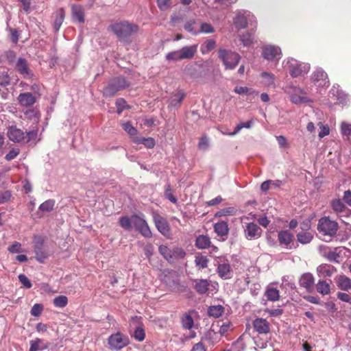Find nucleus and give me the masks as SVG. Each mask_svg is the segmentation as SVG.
I'll list each match as a JSON object with an SVG mask.
<instances>
[{"label":"nucleus","instance_id":"1","mask_svg":"<svg viewBox=\"0 0 351 351\" xmlns=\"http://www.w3.org/2000/svg\"><path fill=\"white\" fill-rule=\"evenodd\" d=\"M110 27L119 40L123 41H128L129 38L139 29L136 24L126 21L117 22L112 24Z\"/></svg>","mask_w":351,"mask_h":351},{"label":"nucleus","instance_id":"2","mask_svg":"<svg viewBox=\"0 0 351 351\" xmlns=\"http://www.w3.org/2000/svg\"><path fill=\"white\" fill-rule=\"evenodd\" d=\"M338 229V223L328 217H322L317 223L319 234L322 237V240L325 241H330L336 235Z\"/></svg>","mask_w":351,"mask_h":351},{"label":"nucleus","instance_id":"3","mask_svg":"<svg viewBox=\"0 0 351 351\" xmlns=\"http://www.w3.org/2000/svg\"><path fill=\"white\" fill-rule=\"evenodd\" d=\"M284 68L289 70L292 77L304 76L310 71V64L301 62L292 58L285 60L282 62Z\"/></svg>","mask_w":351,"mask_h":351},{"label":"nucleus","instance_id":"4","mask_svg":"<svg viewBox=\"0 0 351 351\" xmlns=\"http://www.w3.org/2000/svg\"><path fill=\"white\" fill-rule=\"evenodd\" d=\"M285 92L290 96L291 101L296 105L311 101L306 96V92L299 86L288 85L285 88Z\"/></svg>","mask_w":351,"mask_h":351},{"label":"nucleus","instance_id":"5","mask_svg":"<svg viewBox=\"0 0 351 351\" xmlns=\"http://www.w3.org/2000/svg\"><path fill=\"white\" fill-rule=\"evenodd\" d=\"M129 84L123 77H117L112 79L104 88L103 95L106 97H111L119 90L125 88Z\"/></svg>","mask_w":351,"mask_h":351},{"label":"nucleus","instance_id":"6","mask_svg":"<svg viewBox=\"0 0 351 351\" xmlns=\"http://www.w3.org/2000/svg\"><path fill=\"white\" fill-rule=\"evenodd\" d=\"M219 58L222 60L226 69L230 70L234 69L241 59L237 53L224 49L219 50Z\"/></svg>","mask_w":351,"mask_h":351},{"label":"nucleus","instance_id":"7","mask_svg":"<svg viewBox=\"0 0 351 351\" xmlns=\"http://www.w3.org/2000/svg\"><path fill=\"white\" fill-rule=\"evenodd\" d=\"M108 343L111 350H119L127 346L130 341L126 335L118 332L108 337Z\"/></svg>","mask_w":351,"mask_h":351},{"label":"nucleus","instance_id":"8","mask_svg":"<svg viewBox=\"0 0 351 351\" xmlns=\"http://www.w3.org/2000/svg\"><path fill=\"white\" fill-rule=\"evenodd\" d=\"M132 223L143 237L150 238L152 236L149 226L143 215H132Z\"/></svg>","mask_w":351,"mask_h":351},{"label":"nucleus","instance_id":"9","mask_svg":"<svg viewBox=\"0 0 351 351\" xmlns=\"http://www.w3.org/2000/svg\"><path fill=\"white\" fill-rule=\"evenodd\" d=\"M152 216L154 224L157 230L162 235L165 237L169 236L170 234V228L166 219L156 212L153 213Z\"/></svg>","mask_w":351,"mask_h":351},{"label":"nucleus","instance_id":"10","mask_svg":"<svg viewBox=\"0 0 351 351\" xmlns=\"http://www.w3.org/2000/svg\"><path fill=\"white\" fill-rule=\"evenodd\" d=\"M34 251L36 254V259L40 262L43 263L48 257L47 253L43 250V239L40 236L34 237Z\"/></svg>","mask_w":351,"mask_h":351},{"label":"nucleus","instance_id":"11","mask_svg":"<svg viewBox=\"0 0 351 351\" xmlns=\"http://www.w3.org/2000/svg\"><path fill=\"white\" fill-rule=\"evenodd\" d=\"M281 55V49L277 46L267 45L263 49V56L269 61H278Z\"/></svg>","mask_w":351,"mask_h":351},{"label":"nucleus","instance_id":"12","mask_svg":"<svg viewBox=\"0 0 351 351\" xmlns=\"http://www.w3.org/2000/svg\"><path fill=\"white\" fill-rule=\"evenodd\" d=\"M15 69L26 79H30L33 76L32 70L29 67L27 61L23 58H19L15 63Z\"/></svg>","mask_w":351,"mask_h":351},{"label":"nucleus","instance_id":"13","mask_svg":"<svg viewBox=\"0 0 351 351\" xmlns=\"http://www.w3.org/2000/svg\"><path fill=\"white\" fill-rule=\"evenodd\" d=\"M7 135L9 139L14 143L25 142L26 138L25 132L15 125L8 128Z\"/></svg>","mask_w":351,"mask_h":351},{"label":"nucleus","instance_id":"14","mask_svg":"<svg viewBox=\"0 0 351 351\" xmlns=\"http://www.w3.org/2000/svg\"><path fill=\"white\" fill-rule=\"evenodd\" d=\"M245 236L249 240L256 239L261 236V228L254 223H249L244 230Z\"/></svg>","mask_w":351,"mask_h":351},{"label":"nucleus","instance_id":"15","mask_svg":"<svg viewBox=\"0 0 351 351\" xmlns=\"http://www.w3.org/2000/svg\"><path fill=\"white\" fill-rule=\"evenodd\" d=\"M331 206L339 217H349L351 215V210L348 208L340 199L332 200Z\"/></svg>","mask_w":351,"mask_h":351},{"label":"nucleus","instance_id":"16","mask_svg":"<svg viewBox=\"0 0 351 351\" xmlns=\"http://www.w3.org/2000/svg\"><path fill=\"white\" fill-rule=\"evenodd\" d=\"M278 239L280 244L287 249H291L293 235L288 230H282L278 232Z\"/></svg>","mask_w":351,"mask_h":351},{"label":"nucleus","instance_id":"17","mask_svg":"<svg viewBox=\"0 0 351 351\" xmlns=\"http://www.w3.org/2000/svg\"><path fill=\"white\" fill-rule=\"evenodd\" d=\"M311 80L318 86H326L328 84V75L322 69H317L311 75Z\"/></svg>","mask_w":351,"mask_h":351},{"label":"nucleus","instance_id":"18","mask_svg":"<svg viewBox=\"0 0 351 351\" xmlns=\"http://www.w3.org/2000/svg\"><path fill=\"white\" fill-rule=\"evenodd\" d=\"M217 272L219 276L224 280L230 279L233 275L230 265L226 262L218 264Z\"/></svg>","mask_w":351,"mask_h":351},{"label":"nucleus","instance_id":"19","mask_svg":"<svg viewBox=\"0 0 351 351\" xmlns=\"http://www.w3.org/2000/svg\"><path fill=\"white\" fill-rule=\"evenodd\" d=\"M251 14L249 12H239L234 19V24L237 28L243 29L246 27L247 20L250 19Z\"/></svg>","mask_w":351,"mask_h":351},{"label":"nucleus","instance_id":"20","mask_svg":"<svg viewBox=\"0 0 351 351\" xmlns=\"http://www.w3.org/2000/svg\"><path fill=\"white\" fill-rule=\"evenodd\" d=\"M314 277L311 273L304 274L300 279V285L306 289L307 291L311 292L314 288Z\"/></svg>","mask_w":351,"mask_h":351},{"label":"nucleus","instance_id":"21","mask_svg":"<svg viewBox=\"0 0 351 351\" xmlns=\"http://www.w3.org/2000/svg\"><path fill=\"white\" fill-rule=\"evenodd\" d=\"M253 326L256 331L260 334H267L269 332V324L265 319H256L253 322Z\"/></svg>","mask_w":351,"mask_h":351},{"label":"nucleus","instance_id":"22","mask_svg":"<svg viewBox=\"0 0 351 351\" xmlns=\"http://www.w3.org/2000/svg\"><path fill=\"white\" fill-rule=\"evenodd\" d=\"M317 271L319 276L330 277L336 272V269L328 264H322L317 267Z\"/></svg>","mask_w":351,"mask_h":351},{"label":"nucleus","instance_id":"23","mask_svg":"<svg viewBox=\"0 0 351 351\" xmlns=\"http://www.w3.org/2000/svg\"><path fill=\"white\" fill-rule=\"evenodd\" d=\"M18 100L21 106L25 107L31 106L36 102L35 97L29 93L20 94Z\"/></svg>","mask_w":351,"mask_h":351},{"label":"nucleus","instance_id":"24","mask_svg":"<svg viewBox=\"0 0 351 351\" xmlns=\"http://www.w3.org/2000/svg\"><path fill=\"white\" fill-rule=\"evenodd\" d=\"M194 287L199 294H204L208 290L210 282L206 279H197L193 280Z\"/></svg>","mask_w":351,"mask_h":351},{"label":"nucleus","instance_id":"25","mask_svg":"<svg viewBox=\"0 0 351 351\" xmlns=\"http://www.w3.org/2000/svg\"><path fill=\"white\" fill-rule=\"evenodd\" d=\"M197 45L185 46L180 49L182 60L192 59L197 52Z\"/></svg>","mask_w":351,"mask_h":351},{"label":"nucleus","instance_id":"26","mask_svg":"<svg viewBox=\"0 0 351 351\" xmlns=\"http://www.w3.org/2000/svg\"><path fill=\"white\" fill-rule=\"evenodd\" d=\"M214 230L218 236L223 237L228 234L229 228L227 222L220 221L214 224Z\"/></svg>","mask_w":351,"mask_h":351},{"label":"nucleus","instance_id":"27","mask_svg":"<svg viewBox=\"0 0 351 351\" xmlns=\"http://www.w3.org/2000/svg\"><path fill=\"white\" fill-rule=\"evenodd\" d=\"M55 21L53 23V28L56 32L59 31L65 16L64 11L62 8L58 10L56 12Z\"/></svg>","mask_w":351,"mask_h":351},{"label":"nucleus","instance_id":"28","mask_svg":"<svg viewBox=\"0 0 351 351\" xmlns=\"http://www.w3.org/2000/svg\"><path fill=\"white\" fill-rule=\"evenodd\" d=\"M316 289L317 292L323 295H328L330 293V283L326 280H319L316 285Z\"/></svg>","mask_w":351,"mask_h":351},{"label":"nucleus","instance_id":"29","mask_svg":"<svg viewBox=\"0 0 351 351\" xmlns=\"http://www.w3.org/2000/svg\"><path fill=\"white\" fill-rule=\"evenodd\" d=\"M210 245V240L208 236L199 235L195 241V245L199 249H206Z\"/></svg>","mask_w":351,"mask_h":351},{"label":"nucleus","instance_id":"30","mask_svg":"<svg viewBox=\"0 0 351 351\" xmlns=\"http://www.w3.org/2000/svg\"><path fill=\"white\" fill-rule=\"evenodd\" d=\"M216 47V42L213 39H209L202 44L200 51L202 54H207Z\"/></svg>","mask_w":351,"mask_h":351},{"label":"nucleus","instance_id":"31","mask_svg":"<svg viewBox=\"0 0 351 351\" xmlns=\"http://www.w3.org/2000/svg\"><path fill=\"white\" fill-rule=\"evenodd\" d=\"M42 339L36 338L34 340L29 341L30 348L29 351H38L43 350L48 348V345H42Z\"/></svg>","mask_w":351,"mask_h":351},{"label":"nucleus","instance_id":"32","mask_svg":"<svg viewBox=\"0 0 351 351\" xmlns=\"http://www.w3.org/2000/svg\"><path fill=\"white\" fill-rule=\"evenodd\" d=\"M224 313V308L221 305L211 306L208 309V313L213 317H219Z\"/></svg>","mask_w":351,"mask_h":351},{"label":"nucleus","instance_id":"33","mask_svg":"<svg viewBox=\"0 0 351 351\" xmlns=\"http://www.w3.org/2000/svg\"><path fill=\"white\" fill-rule=\"evenodd\" d=\"M72 16L73 18L77 21L80 23H84V12L82 10V8L77 5H73L72 6Z\"/></svg>","mask_w":351,"mask_h":351},{"label":"nucleus","instance_id":"34","mask_svg":"<svg viewBox=\"0 0 351 351\" xmlns=\"http://www.w3.org/2000/svg\"><path fill=\"white\" fill-rule=\"evenodd\" d=\"M337 283L339 287L343 291H348L351 289V280L345 276H340Z\"/></svg>","mask_w":351,"mask_h":351},{"label":"nucleus","instance_id":"35","mask_svg":"<svg viewBox=\"0 0 351 351\" xmlns=\"http://www.w3.org/2000/svg\"><path fill=\"white\" fill-rule=\"evenodd\" d=\"M298 241L302 244L309 243L313 239V234L310 232L302 231L297 234Z\"/></svg>","mask_w":351,"mask_h":351},{"label":"nucleus","instance_id":"36","mask_svg":"<svg viewBox=\"0 0 351 351\" xmlns=\"http://www.w3.org/2000/svg\"><path fill=\"white\" fill-rule=\"evenodd\" d=\"M132 141L137 144H143L147 148H153L155 145V141L152 138H138L135 137Z\"/></svg>","mask_w":351,"mask_h":351},{"label":"nucleus","instance_id":"37","mask_svg":"<svg viewBox=\"0 0 351 351\" xmlns=\"http://www.w3.org/2000/svg\"><path fill=\"white\" fill-rule=\"evenodd\" d=\"M265 295L268 300L275 302L280 298L279 291L274 287H268L265 292Z\"/></svg>","mask_w":351,"mask_h":351},{"label":"nucleus","instance_id":"38","mask_svg":"<svg viewBox=\"0 0 351 351\" xmlns=\"http://www.w3.org/2000/svg\"><path fill=\"white\" fill-rule=\"evenodd\" d=\"M55 204L54 199H47L39 206V210L45 213L51 212L53 210Z\"/></svg>","mask_w":351,"mask_h":351},{"label":"nucleus","instance_id":"39","mask_svg":"<svg viewBox=\"0 0 351 351\" xmlns=\"http://www.w3.org/2000/svg\"><path fill=\"white\" fill-rule=\"evenodd\" d=\"M196 21L194 19L187 21L184 26L186 31L191 33L193 35H197L199 34L198 29L196 28Z\"/></svg>","mask_w":351,"mask_h":351},{"label":"nucleus","instance_id":"40","mask_svg":"<svg viewBox=\"0 0 351 351\" xmlns=\"http://www.w3.org/2000/svg\"><path fill=\"white\" fill-rule=\"evenodd\" d=\"M159 252L160 254L169 262L172 261V249L169 248L166 245H160L159 246Z\"/></svg>","mask_w":351,"mask_h":351},{"label":"nucleus","instance_id":"41","mask_svg":"<svg viewBox=\"0 0 351 351\" xmlns=\"http://www.w3.org/2000/svg\"><path fill=\"white\" fill-rule=\"evenodd\" d=\"M120 226L126 230L130 231L132 228V216L129 218L127 216L121 217L119 219Z\"/></svg>","mask_w":351,"mask_h":351},{"label":"nucleus","instance_id":"42","mask_svg":"<svg viewBox=\"0 0 351 351\" xmlns=\"http://www.w3.org/2000/svg\"><path fill=\"white\" fill-rule=\"evenodd\" d=\"M185 95L183 92L179 91L172 95L169 99V104L171 106H176L180 104L183 100Z\"/></svg>","mask_w":351,"mask_h":351},{"label":"nucleus","instance_id":"43","mask_svg":"<svg viewBox=\"0 0 351 351\" xmlns=\"http://www.w3.org/2000/svg\"><path fill=\"white\" fill-rule=\"evenodd\" d=\"M263 79V83L267 86H274V75L267 72H263L261 74Z\"/></svg>","mask_w":351,"mask_h":351},{"label":"nucleus","instance_id":"44","mask_svg":"<svg viewBox=\"0 0 351 351\" xmlns=\"http://www.w3.org/2000/svg\"><path fill=\"white\" fill-rule=\"evenodd\" d=\"M68 304V299L65 295H59L53 299V304L58 308H64Z\"/></svg>","mask_w":351,"mask_h":351},{"label":"nucleus","instance_id":"45","mask_svg":"<svg viewBox=\"0 0 351 351\" xmlns=\"http://www.w3.org/2000/svg\"><path fill=\"white\" fill-rule=\"evenodd\" d=\"M181 56H182V54L180 52V49H178V50L168 53L166 55V59L169 61L177 62V61L182 60V58H181L182 57Z\"/></svg>","mask_w":351,"mask_h":351},{"label":"nucleus","instance_id":"46","mask_svg":"<svg viewBox=\"0 0 351 351\" xmlns=\"http://www.w3.org/2000/svg\"><path fill=\"white\" fill-rule=\"evenodd\" d=\"M182 325L185 329H191L193 326V319L190 315H184L182 318Z\"/></svg>","mask_w":351,"mask_h":351},{"label":"nucleus","instance_id":"47","mask_svg":"<svg viewBox=\"0 0 351 351\" xmlns=\"http://www.w3.org/2000/svg\"><path fill=\"white\" fill-rule=\"evenodd\" d=\"M195 264L201 269L207 267L208 260L205 256L199 255L196 256L195 260Z\"/></svg>","mask_w":351,"mask_h":351},{"label":"nucleus","instance_id":"48","mask_svg":"<svg viewBox=\"0 0 351 351\" xmlns=\"http://www.w3.org/2000/svg\"><path fill=\"white\" fill-rule=\"evenodd\" d=\"M341 134L347 138L351 136V123L343 121L341 123Z\"/></svg>","mask_w":351,"mask_h":351},{"label":"nucleus","instance_id":"49","mask_svg":"<svg viewBox=\"0 0 351 351\" xmlns=\"http://www.w3.org/2000/svg\"><path fill=\"white\" fill-rule=\"evenodd\" d=\"M132 337L138 341H143L145 337L144 329L141 327H137L134 330Z\"/></svg>","mask_w":351,"mask_h":351},{"label":"nucleus","instance_id":"50","mask_svg":"<svg viewBox=\"0 0 351 351\" xmlns=\"http://www.w3.org/2000/svg\"><path fill=\"white\" fill-rule=\"evenodd\" d=\"M171 255L173 261L174 259L183 258L185 256L186 253L182 248L175 247L172 249Z\"/></svg>","mask_w":351,"mask_h":351},{"label":"nucleus","instance_id":"51","mask_svg":"<svg viewBox=\"0 0 351 351\" xmlns=\"http://www.w3.org/2000/svg\"><path fill=\"white\" fill-rule=\"evenodd\" d=\"M10 78L8 72L5 70H0V85L7 86L10 84Z\"/></svg>","mask_w":351,"mask_h":351},{"label":"nucleus","instance_id":"52","mask_svg":"<svg viewBox=\"0 0 351 351\" xmlns=\"http://www.w3.org/2000/svg\"><path fill=\"white\" fill-rule=\"evenodd\" d=\"M123 129L131 136L136 135L137 130L133 127L130 122L122 124Z\"/></svg>","mask_w":351,"mask_h":351},{"label":"nucleus","instance_id":"53","mask_svg":"<svg viewBox=\"0 0 351 351\" xmlns=\"http://www.w3.org/2000/svg\"><path fill=\"white\" fill-rule=\"evenodd\" d=\"M318 126L320 128V131H319V134H318V136H319V137L320 138H322L324 136H326L329 134V133H330V128H329L328 125H324L322 122H319L318 123Z\"/></svg>","mask_w":351,"mask_h":351},{"label":"nucleus","instance_id":"54","mask_svg":"<svg viewBox=\"0 0 351 351\" xmlns=\"http://www.w3.org/2000/svg\"><path fill=\"white\" fill-rule=\"evenodd\" d=\"M215 31L213 26L207 23H203L201 24L200 29H198V32L199 33H204V34H210L213 33Z\"/></svg>","mask_w":351,"mask_h":351},{"label":"nucleus","instance_id":"55","mask_svg":"<svg viewBox=\"0 0 351 351\" xmlns=\"http://www.w3.org/2000/svg\"><path fill=\"white\" fill-rule=\"evenodd\" d=\"M209 147V139L207 136H202L198 143V148L201 150H206Z\"/></svg>","mask_w":351,"mask_h":351},{"label":"nucleus","instance_id":"56","mask_svg":"<svg viewBox=\"0 0 351 351\" xmlns=\"http://www.w3.org/2000/svg\"><path fill=\"white\" fill-rule=\"evenodd\" d=\"M165 195L171 202L174 204L177 202V199L173 195L171 186L169 184H167L165 186Z\"/></svg>","mask_w":351,"mask_h":351},{"label":"nucleus","instance_id":"57","mask_svg":"<svg viewBox=\"0 0 351 351\" xmlns=\"http://www.w3.org/2000/svg\"><path fill=\"white\" fill-rule=\"evenodd\" d=\"M20 153V149L17 147H14L5 155V159L10 161L14 159Z\"/></svg>","mask_w":351,"mask_h":351},{"label":"nucleus","instance_id":"58","mask_svg":"<svg viewBox=\"0 0 351 351\" xmlns=\"http://www.w3.org/2000/svg\"><path fill=\"white\" fill-rule=\"evenodd\" d=\"M19 280L25 288L29 289L32 287V282L25 274L19 275Z\"/></svg>","mask_w":351,"mask_h":351},{"label":"nucleus","instance_id":"59","mask_svg":"<svg viewBox=\"0 0 351 351\" xmlns=\"http://www.w3.org/2000/svg\"><path fill=\"white\" fill-rule=\"evenodd\" d=\"M43 310V306L42 304H35L31 309V314L33 316L38 317L41 314Z\"/></svg>","mask_w":351,"mask_h":351},{"label":"nucleus","instance_id":"60","mask_svg":"<svg viewBox=\"0 0 351 351\" xmlns=\"http://www.w3.org/2000/svg\"><path fill=\"white\" fill-rule=\"evenodd\" d=\"M8 250L10 253H20L23 252L21 244L17 241H15L12 245L9 246Z\"/></svg>","mask_w":351,"mask_h":351},{"label":"nucleus","instance_id":"61","mask_svg":"<svg viewBox=\"0 0 351 351\" xmlns=\"http://www.w3.org/2000/svg\"><path fill=\"white\" fill-rule=\"evenodd\" d=\"M117 107V113L121 114L124 109L127 108L126 101L122 98L117 99L116 101Z\"/></svg>","mask_w":351,"mask_h":351},{"label":"nucleus","instance_id":"62","mask_svg":"<svg viewBox=\"0 0 351 351\" xmlns=\"http://www.w3.org/2000/svg\"><path fill=\"white\" fill-rule=\"evenodd\" d=\"M157 4L158 8L161 10H167L171 5V0H157Z\"/></svg>","mask_w":351,"mask_h":351},{"label":"nucleus","instance_id":"63","mask_svg":"<svg viewBox=\"0 0 351 351\" xmlns=\"http://www.w3.org/2000/svg\"><path fill=\"white\" fill-rule=\"evenodd\" d=\"M19 1L21 3L24 12L26 14H29L32 10L31 5H32L33 0H19Z\"/></svg>","mask_w":351,"mask_h":351},{"label":"nucleus","instance_id":"64","mask_svg":"<svg viewBox=\"0 0 351 351\" xmlns=\"http://www.w3.org/2000/svg\"><path fill=\"white\" fill-rule=\"evenodd\" d=\"M253 37L250 34H243L241 36V40L245 46L250 45L252 42Z\"/></svg>","mask_w":351,"mask_h":351}]
</instances>
